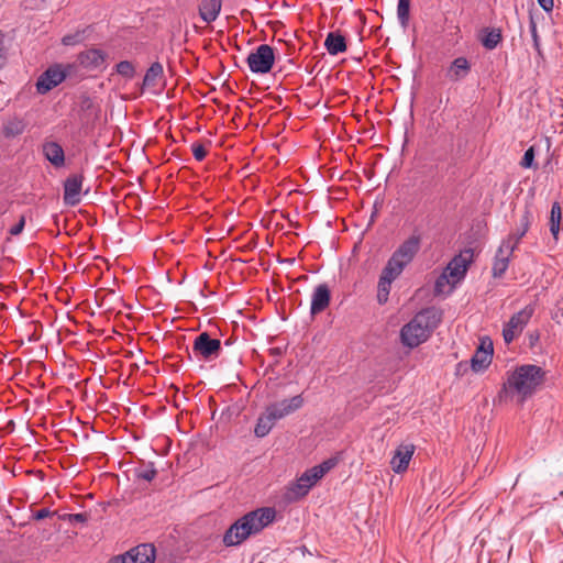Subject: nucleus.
I'll return each instance as SVG.
<instances>
[{
	"mask_svg": "<svg viewBox=\"0 0 563 563\" xmlns=\"http://www.w3.org/2000/svg\"><path fill=\"white\" fill-rule=\"evenodd\" d=\"M156 475L157 471L153 462H142L139 466L134 468V476L137 479L152 482Z\"/></svg>",
	"mask_w": 563,
	"mask_h": 563,
	"instance_id": "obj_27",
	"label": "nucleus"
},
{
	"mask_svg": "<svg viewBox=\"0 0 563 563\" xmlns=\"http://www.w3.org/2000/svg\"><path fill=\"white\" fill-rule=\"evenodd\" d=\"M562 316H563V312H562Z\"/></svg>",
	"mask_w": 563,
	"mask_h": 563,
	"instance_id": "obj_44",
	"label": "nucleus"
},
{
	"mask_svg": "<svg viewBox=\"0 0 563 563\" xmlns=\"http://www.w3.org/2000/svg\"><path fill=\"white\" fill-rule=\"evenodd\" d=\"M192 352L200 360L213 361L220 355L221 341L212 339L208 332H201L195 338Z\"/></svg>",
	"mask_w": 563,
	"mask_h": 563,
	"instance_id": "obj_8",
	"label": "nucleus"
},
{
	"mask_svg": "<svg viewBox=\"0 0 563 563\" xmlns=\"http://www.w3.org/2000/svg\"><path fill=\"white\" fill-rule=\"evenodd\" d=\"M44 157L56 168L64 166L65 153L63 147L55 141H46L42 146Z\"/></svg>",
	"mask_w": 563,
	"mask_h": 563,
	"instance_id": "obj_20",
	"label": "nucleus"
},
{
	"mask_svg": "<svg viewBox=\"0 0 563 563\" xmlns=\"http://www.w3.org/2000/svg\"><path fill=\"white\" fill-rule=\"evenodd\" d=\"M533 312L534 307L532 305H528L511 316L503 329V336L506 343L512 342L523 331Z\"/></svg>",
	"mask_w": 563,
	"mask_h": 563,
	"instance_id": "obj_7",
	"label": "nucleus"
},
{
	"mask_svg": "<svg viewBox=\"0 0 563 563\" xmlns=\"http://www.w3.org/2000/svg\"><path fill=\"white\" fill-rule=\"evenodd\" d=\"M53 515H54V512H52L48 508H42V509H40V510L35 511V512L32 515V518H33L34 520H43V519H45V518H47V517H51V516H53Z\"/></svg>",
	"mask_w": 563,
	"mask_h": 563,
	"instance_id": "obj_38",
	"label": "nucleus"
},
{
	"mask_svg": "<svg viewBox=\"0 0 563 563\" xmlns=\"http://www.w3.org/2000/svg\"><path fill=\"white\" fill-rule=\"evenodd\" d=\"M532 213L530 209L526 208L520 218V224L516 232L510 233L505 240H510V245H514V249L516 250L517 245L519 244L520 240L526 235L528 232L530 224H531Z\"/></svg>",
	"mask_w": 563,
	"mask_h": 563,
	"instance_id": "obj_21",
	"label": "nucleus"
},
{
	"mask_svg": "<svg viewBox=\"0 0 563 563\" xmlns=\"http://www.w3.org/2000/svg\"><path fill=\"white\" fill-rule=\"evenodd\" d=\"M397 19L402 27H407L410 19V0H398Z\"/></svg>",
	"mask_w": 563,
	"mask_h": 563,
	"instance_id": "obj_30",
	"label": "nucleus"
},
{
	"mask_svg": "<svg viewBox=\"0 0 563 563\" xmlns=\"http://www.w3.org/2000/svg\"><path fill=\"white\" fill-rule=\"evenodd\" d=\"M24 225H25V219H24V217H21L19 222L16 224H14L13 227H11V229L9 230L10 234L11 235L20 234L23 231Z\"/></svg>",
	"mask_w": 563,
	"mask_h": 563,
	"instance_id": "obj_39",
	"label": "nucleus"
},
{
	"mask_svg": "<svg viewBox=\"0 0 563 563\" xmlns=\"http://www.w3.org/2000/svg\"><path fill=\"white\" fill-rule=\"evenodd\" d=\"M276 421L277 419L273 418L271 410L266 407L265 412L257 419L256 426L254 428V434L257 438L266 437L275 426Z\"/></svg>",
	"mask_w": 563,
	"mask_h": 563,
	"instance_id": "obj_25",
	"label": "nucleus"
},
{
	"mask_svg": "<svg viewBox=\"0 0 563 563\" xmlns=\"http://www.w3.org/2000/svg\"><path fill=\"white\" fill-rule=\"evenodd\" d=\"M70 514H63V515H59L58 518L60 520H64V521H67V517L69 516Z\"/></svg>",
	"mask_w": 563,
	"mask_h": 563,
	"instance_id": "obj_43",
	"label": "nucleus"
},
{
	"mask_svg": "<svg viewBox=\"0 0 563 563\" xmlns=\"http://www.w3.org/2000/svg\"><path fill=\"white\" fill-rule=\"evenodd\" d=\"M413 452L415 445L412 444H404L398 446L390 461L393 471L397 474L405 472L408 468Z\"/></svg>",
	"mask_w": 563,
	"mask_h": 563,
	"instance_id": "obj_18",
	"label": "nucleus"
},
{
	"mask_svg": "<svg viewBox=\"0 0 563 563\" xmlns=\"http://www.w3.org/2000/svg\"><path fill=\"white\" fill-rule=\"evenodd\" d=\"M493 352V343L490 341L486 343V341L483 340L471 358L472 369L475 373L486 369L492 363Z\"/></svg>",
	"mask_w": 563,
	"mask_h": 563,
	"instance_id": "obj_16",
	"label": "nucleus"
},
{
	"mask_svg": "<svg viewBox=\"0 0 563 563\" xmlns=\"http://www.w3.org/2000/svg\"><path fill=\"white\" fill-rule=\"evenodd\" d=\"M421 238L418 234L410 235L391 254L378 279L377 301L385 305L388 301L391 284L401 275L404 269L412 262L420 250Z\"/></svg>",
	"mask_w": 563,
	"mask_h": 563,
	"instance_id": "obj_1",
	"label": "nucleus"
},
{
	"mask_svg": "<svg viewBox=\"0 0 563 563\" xmlns=\"http://www.w3.org/2000/svg\"><path fill=\"white\" fill-rule=\"evenodd\" d=\"M249 68L254 74H268L275 63L274 48L268 44L258 45L246 58Z\"/></svg>",
	"mask_w": 563,
	"mask_h": 563,
	"instance_id": "obj_5",
	"label": "nucleus"
},
{
	"mask_svg": "<svg viewBox=\"0 0 563 563\" xmlns=\"http://www.w3.org/2000/svg\"><path fill=\"white\" fill-rule=\"evenodd\" d=\"M272 353L275 354V355H280L282 351H280V349L275 347V349H272Z\"/></svg>",
	"mask_w": 563,
	"mask_h": 563,
	"instance_id": "obj_42",
	"label": "nucleus"
},
{
	"mask_svg": "<svg viewBox=\"0 0 563 563\" xmlns=\"http://www.w3.org/2000/svg\"><path fill=\"white\" fill-rule=\"evenodd\" d=\"M440 321L441 314L437 309H422L401 328V343L409 349L419 346L429 339L431 332L438 327Z\"/></svg>",
	"mask_w": 563,
	"mask_h": 563,
	"instance_id": "obj_4",
	"label": "nucleus"
},
{
	"mask_svg": "<svg viewBox=\"0 0 563 563\" xmlns=\"http://www.w3.org/2000/svg\"><path fill=\"white\" fill-rule=\"evenodd\" d=\"M471 63L466 57L460 56L453 59L446 69L445 76L451 81H460L468 76Z\"/></svg>",
	"mask_w": 563,
	"mask_h": 563,
	"instance_id": "obj_19",
	"label": "nucleus"
},
{
	"mask_svg": "<svg viewBox=\"0 0 563 563\" xmlns=\"http://www.w3.org/2000/svg\"><path fill=\"white\" fill-rule=\"evenodd\" d=\"M321 478V475L314 466L308 468L301 474L296 483L288 488L287 497L289 499H299L305 497Z\"/></svg>",
	"mask_w": 563,
	"mask_h": 563,
	"instance_id": "obj_11",
	"label": "nucleus"
},
{
	"mask_svg": "<svg viewBox=\"0 0 563 563\" xmlns=\"http://www.w3.org/2000/svg\"><path fill=\"white\" fill-rule=\"evenodd\" d=\"M164 69L159 62L153 63L145 73L143 78V86L153 87L156 85L158 78L163 76Z\"/></svg>",
	"mask_w": 563,
	"mask_h": 563,
	"instance_id": "obj_28",
	"label": "nucleus"
},
{
	"mask_svg": "<svg viewBox=\"0 0 563 563\" xmlns=\"http://www.w3.org/2000/svg\"><path fill=\"white\" fill-rule=\"evenodd\" d=\"M77 35H65L62 40L66 46L75 45L78 42Z\"/></svg>",
	"mask_w": 563,
	"mask_h": 563,
	"instance_id": "obj_41",
	"label": "nucleus"
},
{
	"mask_svg": "<svg viewBox=\"0 0 563 563\" xmlns=\"http://www.w3.org/2000/svg\"><path fill=\"white\" fill-rule=\"evenodd\" d=\"M221 10L220 0H202L199 5V14L202 21L211 23L216 21Z\"/></svg>",
	"mask_w": 563,
	"mask_h": 563,
	"instance_id": "obj_24",
	"label": "nucleus"
},
{
	"mask_svg": "<svg viewBox=\"0 0 563 563\" xmlns=\"http://www.w3.org/2000/svg\"><path fill=\"white\" fill-rule=\"evenodd\" d=\"M115 71L126 79H132L135 75V67L129 60H122L115 65Z\"/></svg>",
	"mask_w": 563,
	"mask_h": 563,
	"instance_id": "obj_31",
	"label": "nucleus"
},
{
	"mask_svg": "<svg viewBox=\"0 0 563 563\" xmlns=\"http://www.w3.org/2000/svg\"><path fill=\"white\" fill-rule=\"evenodd\" d=\"M501 38L503 36L499 29L485 27L483 30L481 42L486 49L492 51L498 46V44L501 42Z\"/></svg>",
	"mask_w": 563,
	"mask_h": 563,
	"instance_id": "obj_26",
	"label": "nucleus"
},
{
	"mask_svg": "<svg viewBox=\"0 0 563 563\" xmlns=\"http://www.w3.org/2000/svg\"><path fill=\"white\" fill-rule=\"evenodd\" d=\"M530 33H531L532 41H533V47L538 53H540L541 52L540 38L538 35L537 25L533 21L530 22Z\"/></svg>",
	"mask_w": 563,
	"mask_h": 563,
	"instance_id": "obj_37",
	"label": "nucleus"
},
{
	"mask_svg": "<svg viewBox=\"0 0 563 563\" xmlns=\"http://www.w3.org/2000/svg\"><path fill=\"white\" fill-rule=\"evenodd\" d=\"M156 550L153 544H139L122 555L110 559L108 563H153Z\"/></svg>",
	"mask_w": 563,
	"mask_h": 563,
	"instance_id": "obj_10",
	"label": "nucleus"
},
{
	"mask_svg": "<svg viewBox=\"0 0 563 563\" xmlns=\"http://www.w3.org/2000/svg\"><path fill=\"white\" fill-rule=\"evenodd\" d=\"M25 128L26 123L23 119L13 117L3 122L1 133L3 137L11 140L21 135Z\"/></svg>",
	"mask_w": 563,
	"mask_h": 563,
	"instance_id": "obj_22",
	"label": "nucleus"
},
{
	"mask_svg": "<svg viewBox=\"0 0 563 563\" xmlns=\"http://www.w3.org/2000/svg\"><path fill=\"white\" fill-rule=\"evenodd\" d=\"M84 177L80 174H74L66 178L64 183V203L76 206L80 202V192Z\"/></svg>",
	"mask_w": 563,
	"mask_h": 563,
	"instance_id": "obj_15",
	"label": "nucleus"
},
{
	"mask_svg": "<svg viewBox=\"0 0 563 563\" xmlns=\"http://www.w3.org/2000/svg\"><path fill=\"white\" fill-rule=\"evenodd\" d=\"M451 284V279L449 278L448 274L442 273L434 283V291L435 294H442L444 292V288L446 285Z\"/></svg>",
	"mask_w": 563,
	"mask_h": 563,
	"instance_id": "obj_34",
	"label": "nucleus"
},
{
	"mask_svg": "<svg viewBox=\"0 0 563 563\" xmlns=\"http://www.w3.org/2000/svg\"><path fill=\"white\" fill-rule=\"evenodd\" d=\"M514 251L515 249L514 245H510V240H503L496 252L492 267L494 277H501L505 274L509 266L510 257Z\"/></svg>",
	"mask_w": 563,
	"mask_h": 563,
	"instance_id": "obj_14",
	"label": "nucleus"
},
{
	"mask_svg": "<svg viewBox=\"0 0 563 563\" xmlns=\"http://www.w3.org/2000/svg\"><path fill=\"white\" fill-rule=\"evenodd\" d=\"M107 54L99 48H89L78 54V64L87 70H103L106 68Z\"/></svg>",
	"mask_w": 563,
	"mask_h": 563,
	"instance_id": "obj_13",
	"label": "nucleus"
},
{
	"mask_svg": "<svg viewBox=\"0 0 563 563\" xmlns=\"http://www.w3.org/2000/svg\"><path fill=\"white\" fill-rule=\"evenodd\" d=\"M338 464V460L335 457H330L325 461H323L321 464L316 465L314 467L323 477L329 471H331L335 465Z\"/></svg>",
	"mask_w": 563,
	"mask_h": 563,
	"instance_id": "obj_33",
	"label": "nucleus"
},
{
	"mask_svg": "<svg viewBox=\"0 0 563 563\" xmlns=\"http://www.w3.org/2000/svg\"><path fill=\"white\" fill-rule=\"evenodd\" d=\"M305 404V399L301 395H296L289 399H283L282 401L273 402L267 406L271 410L273 418L280 420L297 410H299Z\"/></svg>",
	"mask_w": 563,
	"mask_h": 563,
	"instance_id": "obj_12",
	"label": "nucleus"
},
{
	"mask_svg": "<svg viewBox=\"0 0 563 563\" xmlns=\"http://www.w3.org/2000/svg\"><path fill=\"white\" fill-rule=\"evenodd\" d=\"M539 5L545 11V12H552L554 2L553 0H537Z\"/></svg>",
	"mask_w": 563,
	"mask_h": 563,
	"instance_id": "obj_40",
	"label": "nucleus"
},
{
	"mask_svg": "<svg viewBox=\"0 0 563 563\" xmlns=\"http://www.w3.org/2000/svg\"><path fill=\"white\" fill-rule=\"evenodd\" d=\"M89 519V515L86 512L71 514L67 517L69 523H85Z\"/></svg>",
	"mask_w": 563,
	"mask_h": 563,
	"instance_id": "obj_36",
	"label": "nucleus"
},
{
	"mask_svg": "<svg viewBox=\"0 0 563 563\" xmlns=\"http://www.w3.org/2000/svg\"><path fill=\"white\" fill-rule=\"evenodd\" d=\"M474 252L472 249H466L463 252H461L459 255H455L443 273L448 274L449 278L451 279V285L455 286L457 283H460L466 275L467 267L473 261Z\"/></svg>",
	"mask_w": 563,
	"mask_h": 563,
	"instance_id": "obj_9",
	"label": "nucleus"
},
{
	"mask_svg": "<svg viewBox=\"0 0 563 563\" xmlns=\"http://www.w3.org/2000/svg\"><path fill=\"white\" fill-rule=\"evenodd\" d=\"M331 299V292L327 284H319L311 296L310 313L312 316L324 311Z\"/></svg>",
	"mask_w": 563,
	"mask_h": 563,
	"instance_id": "obj_17",
	"label": "nucleus"
},
{
	"mask_svg": "<svg viewBox=\"0 0 563 563\" xmlns=\"http://www.w3.org/2000/svg\"><path fill=\"white\" fill-rule=\"evenodd\" d=\"M70 68L71 65L63 66L62 64H54L49 66L37 78L35 85L36 91L41 95L49 92L66 79Z\"/></svg>",
	"mask_w": 563,
	"mask_h": 563,
	"instance_id": "obj_6",
	"label": "nucleus"
},
{
	"mask_svg": "<svg viewBox=\"0 0 563 563\" xmlns=\"http://www.w3.org/2000/svg\"><path fill=\"white\" fill-rule=\"evenodd\" d=\"M545 372L538 365L525 364L516 367L504 383L499 397L504 399L516 398L523 404L543 383Z\"/></svg>",
	"mask_w": 563,
	"mask_h": 563,
	"instance_id": "obj_3",
	"label": "nucleus"
},
{
	"mask_svg": "<svg viewBox=\"0 0 563 563\" xmlns=\"http://www.w3.org/2000/svg\"><path fill=\"white\" fill-rule=\"evenodd\" d=\"M324 47L332 56L344 53L347 48L345 37L339 32L328 33L324 41Z\"/></svg>",
	"mask_w": 563,
	"mask_h": 563,
	"instance_id": "obj_23",
	"label": "nucleus"
},
{
	"mask_svg": "<svg viewBox=\"0 0 563 563\" xmlns=\"http://www.w3.org/2000/svg\"><path fill=\"white\" fill-rule=\"evenodd\" d=\"M276 510L272 507H261L249 511L235 520L224 532L222 542L225 547H236L251 536L258 534L274 522Z\"/></svg>",
	"mask_w": 563,
	"mask_h": 563,
	"instance_id": "obj_2",
	"label": "nucleus"
},
{
	"mask_svg": "<svg viewBox=\"0 0 563 563\" xmlns=\"http://www.w3.org/2000/svg\"><path fill=\"white\" fill-rule=\"evenodd\" d=\"M561 219H562V209H561L560 203L558 201H555L552 203L551 211H550V221H549L550 232L552 233V235L555 239H558V234L560 231Z\"/></svg>",
	"mask_w": 563,
	"mask_h": 563,
	"instance_id": "obj_29",
	"label": "nucleus"
},
{
	"mask_svg": "<svg viewBox=\"0 0 563 563\" xmlns=\"http://www.w3.org/2000/svg\"><path fill=\"white\" fill-rule=\"evenodd\" d=\"M534 157L536 152L534 147L530 146L523 154L522 159L520 162V166L523 168H537V165H534Z\"/></svg>",
	"mask_w": 563,
	"mask_h": 563,
	"instance_id": "obj_32",
	"label": "nucleus"
},
{
	"mask_svg": "<svg viewBox=\"0 0 563 563\" xmlns=\"http://www.w3.org/2000/svg\"><path fill=\"white\" fill-rule=\"evenodd\" d=\"M191 151H192L194 157L198 162L203 161L206 158V156H207L206 147L203 146V144H201L199 142H195V143L191 144Z\"/></svg>",
	"mask_w": 563,
	"mask_h": 563,
	"instance_id": "obj_35",
	"label": "nucleus"
}]
</instances>
